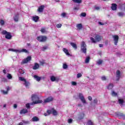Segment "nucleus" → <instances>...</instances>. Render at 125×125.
I'll return each instance as SVG.
<instances>
[{"mask_svg":"<svg viewBox=\"0 0 125 125\" xmlns=\"http://www.w3.org/2000/svg\"><path fill=\"white\" fill-rule=\"evenodd\" d=\"M31 99L33 102L32 103V105L33 104H40L41 103H42V101L40 100V98L37 95H32L31 96ZM35 100V101H34Z\"/></svg>","mask_w":125,"mask_h":125,"instance_id":"obj_1","label":"nucleus"},{"mask_svg":"<svg viewBox=\"0 0 125 125\" xmlns=\"http://www.w3.org/2000/svg\"><path fill=\"white\" fill-rule=\"evenodd\" d=\"M1 35H5V38L6 40H11L12 39V35L11 33L6 31V30H3L1 32Z\"/></svg>","mask_w":125,"mask_h":125,"instance_id":"obj_2","label":"nucleus"},{"mask_svg":"<svg viewBox=\"0 0 125 125\" xmlns=\"http://www.w3.org/2000/svg\"><path fill=\"white\" fill-rule=\"evenodd\" d=\"M81 50L83 53L86 54V44L84 42H82L81 45Z\"/></svg>","mask_w":125,"mask_h":125,"instance_id":"obj_3","label":"nucleus"},{"mask_svg":"<svg viewBox=\"0 0 125 125\" xmlns=\"http://www.w3.org/2000/svg\"><path fill=\"white\" fill-rule=\"evenodd\" d=\"M36 39L40 42H45L47 41V37L44 36H40L37 37Z\"/></svg>","mask_w":125,"mask_h":125,"instance_id":"obj_4","label":"nucleus"},{"mask_svg":"<svg viewBox=\"0 0 125 125\" xmlns=\"http://www.w3.org/2000/svg\"><path fill=\"white\" fill-rule=\"evenodd\" d=\"M112 37L113 39V41L114 42L115 45H117V44H118V42H119V36L115 35H113Z\"/></svg>","mask_w":125,"mask_h":125,"instance_id":"obj_5","label":"nucleus"},{"mask_svg":"<svg viewBox=\"0 0 125 125\" xmlns=\"http://www.w3.org/2000/svg\"><path fill=\"white\" fill-rule=\"evenodd\" d=\"M79 97L83 104H85V103H86L85 99H84V97H83V94L80 93L79 94Z\"/></svg>","mask_w":125,"mask_h":125,"instance_id":"obj_6","label":"nucleus"},{"mask_svg":"<svg viewBox=\"0 0 125 125\" xmlns=\"http://www.w3.org/2000/svg\"><path fill=\"white\" fill-rule=\"evenodd\" d=\"M52 101H53V97L49 96L44 100V103H49L50 102H52Z\"/></svg>","mask_w":125,"mask_h":125,"instance_id":"obj_7","label":"nucleus"},{"mask_svg":"<svg viewBox=\"0 0 125 125\" xmlns=\"http://www.w3.org/2000/svg\"><path fill=\"white\" fill-rule=\"evenodd\" d=\"M32 60V57L28 56L26 59H24V60L22 61V64H26Z\"/></svg>","mask_w":125,"mask_h":125,"instance_id":"obj_8","label":"nucleus"},{"mask_svg":"<svg viewBox=\"0 0 125 125\" xmlns=\"http://www.w3.org/2000/svg\"><path fill=\"white\" fill-rule=\"evenodd\" d=\"M116 81H120V79H121V71L119 70L116 71Z\"/></svg>","mask_w":125,"mask_h":125,"instance_id":"obj_9","label":"nucleus"},{"mask_svg":"<svg viewBox=\"0 0 125 125\" xmlns=\"http://www.w3.org/2000/svg\"><path fill=\"white\" fill-rule=\"evenodd\" d=\"M50 80L51 82H59L60 79L59 78H56L54 76H52L50 77Z\"/></svg>","mask_w":125,"mask_h":125,"instance_id":"obj_10","label":"nucleus"},{"mask_svg":"<svg viewBox=\"0 0 125 125\" xmlns=\"http://www.w3.org/2000/svg\"><path fill=\"white\" fill-rule=\"evenodd\" d=\"M19 13H17L15 16L13 17L14 21L15 22H18L19 21Z\"/></svg>","mask_w":125,"mask_h":125,"instance_id":"obj_11","label":"nucleus"},{"mask_svg":"<svg viewBox=\"0 0 125 125\" xmlns=\"http://www.w3.org/2000/svg\"><path fill=\"white\" fill-rule=\"evenodd\" d=\"M44 9V5H41L38 8L37 11L38 12H42L43 11V10Z\"/></svg>","mask_w":125,"mask_h":125,"instance_id":"obj_12","label":"nucleus"},{"mask_svg":"<svg viewBox=\"0 0 125 125\" xmlns=\"http://www.w3.org/2000/svg\"><path fill=\"white\" fill-rule=\"evenodd\" d=\"M95 39L96 41V42H100L101 40H102V37H101L100 35H96L95 37Z\"/></svg>","mask_w":125,"mask_h":125,"instance_id":"obj_13","label":"nucleus"},{"mask_svg":"<svg viewBox=\"0 0 125 125\" xmlns=\"http://www.w3.org/2000/svg\"><path fill=\"white\" fill-rule=\"evenodd\" d=\"M39 20H40V17H39V16H38L32 17V20L33 21H34V22H38V21H39Z\"/></svg>","mask_w":125,"mask_h":125,"instance_id":"obj_14","label":"nucleus"},{"mask_svg":"<svg viewBox=\"0 0 125 125\" xmlns=\"http://www.w3.org/2000/svg\"><path fill=\"white\" fill-rule=\"evenodd\" d=\"M27 113H28V110H27L26 108L21 109L20 111L21 115H23V114H26Z\"/></svg>","mask_w":125,"mask_h":125,"instance_id":"obj_15","label":"nucleus"},{"mask_svg":"<svg viewBox=\"0 0 125 125\" xmlns=\"http://www.w3.org/2000/svg\"><path fill=\"white\" fill-rule=\"evenodd\" d=\"M33 70H37V69H39V68H40V64H39V63L36 62L34 64V66H33Z\"/></svg>","mask_w":125,"mask_h":125,"instance_id":"obj_16","label":"nucleus"},{"mask_svg":"<svg viewBox=\"0 0 125 125\" xmlns=\"http://www.w3.org/2000/svg\"><path fill=\"white\" fill-rule=\"evenodd\" d=\"M76 27L78 30L81 31L83 29V24L82 23L77 24Z\"/></svg>","mask_w":125,"mask_h":125,"instance_id":"obj_17","label":"nucleus"},{"mask_svg":"<svg viewBox=\"0 0 125 125\" xmlns=\"http://www.w3.org/2000/svg\"><path fill=\"white\" fill-rule=\"evenodd\" d=\"M117 4L116 3H112L111 4V9L112 10H117Z\"/></svg>","mask_w":125,"mask_h":125,"instance_id":"obj_18","label":"nucleus"},{"mask_svg":"<svg viewBox=\"0 0 125 125\" xmlns=\"http://www.w3.org/2000/svg\"><path fill=\"white\" fill-rule=\"evenodd\" d=\"M63 51L64 52V53L66 54V55H67L68 56H70V53H69V51H68V49L66 48H63L62 49Z\"/></svg>","mask_w":125,"mask_h":125,"instance_id":"obj_19","label":"nucleus"},{"mask_svg":"<svg viewBox=\"0 0 125 125\" xmlns=\"http://www.w3.org/2000/svg\"><path fill=\"white\" fill-rule=\"evenodd\" d=\"M117 116H118V117H121L122 118H123V119L124 120H125V114H124L123 113L119 112L117 114Z\"/></svg>","mask_w":125,"mask_h":125,"instance_id":"obj_20","label":"nucleus"},{"mask_svg":"<svg viewBox=\"0 0 125 125\" xmlns=\"http://www.w3.org/2000/svg\"><path fill=\"white\" fill-rule=\"evenodd\" d=\"M40 121V119L38 118V117L34 116L33 117L32 119V122H39Z\"/></svg>","mask_w":125,"mask_h":125,"instance_id":"obj_21","label":"nucleus"},{"mask_svg":"<svg viewBox=\"0 0 125 125\" xmlns=\"http://www.w3.org/2000/svg\"><path fill=\"white\" fill-rule=\"evenodd\" d=\"M52 114H53L54 116H57V115H58L57 111L54 109V108H52Z\"/></svg>","mask_w":125,"mask_h":125,"instance_id":"obj_22","label":"nucleus"},{"mask_svg":"<svg viewBox=\"0 0 125 125\" xmlns=\"http://www.w3.org/2000/svg\"><path fill=\"white\" fill-rule=\"evenodd\" d=\"M113 87H114V85L112 83H109V84L107 86V89H112Z\"/></svg>","mask_w":125,"mask_h":125,"instance_id":"obj_23","label":"nucleus"},{"mask_svg":"<svg viewBox=\"0 0 125 125\" xmlns=\"http://www.w3.org/2000/svg\"><path fill=\"white\" fill-rule=\"evenodd\" d=\"M34 78H35V80H36L37 82H40V81L42 80V78L37 75H34Z\"/></svg>","mask_w":125,"mask_h":125,"instance_id":"obj_24","label":"nucleus"},{"mask_svg":"<svg viewBox=\"0 0 125 125\" xmlns=\"http://www.w3.org/2000/svg\"><path fill=\"white\" fill-rule=\"evenodd\" d=\"M118 102L119 104H120V105H123L124 103H125V101L122 99H118Z\"/></svg>","mask_w":125,"mask_h":125,"instance_id":"obj_25","label":"nucleus"},{"mask_svg":"<svg viewBox=\"0 0 125 125\" xmlns=\"http://www.w3.org/2000/svg\"><path fill=\"white\" fill-rule=\"evenodd\" d=\"M71 45L75 49H77V44L74 42H71L70 43Z\"/></svg>","mask_w":125,"mask_h":125,"instance_id":"obj_26","label":"nucleus"},{"mask_svg":"<svg viewBox=\"0 0 125 125\" xmlns=\"http://www.w3.org/2000/svg\"><path fill=\"white\" fill-rule=\"evenodd\" d=\"M19 73L21 74V75H23V74H25V70H23L21 68L19 69Z\"/></svg>","mask_w":125,"mask_h":125,"instance_id":"obj_27","label":"nucleus"},{"mask_svg":"<svg viewBox=\"0 0 125 125\" xmlns=\"http://www.w3.org/2000/svg\"><path fill=\"white\" fill-rule=\"evenodd\" d=\"M9 51H13L14 52H20V51H19V50L11 49V48H9Z\"/></svg>","mask_w":125,"mask_h":125,"instance_id":"obj_28","label":"nucleus"},{"mask_svg":"<svg viewBox=\"0 0 125 125\" xmlns=\"http://www.w3.org/2000/svg\"><path fill=\"white\" fill-rule=\"evenodd\" d=\"M24 85H25L26 87H28V86H29V85H30V83H29V82L27 81V80H26L25 81H24Z\"/></svg>","mask_w":125,"mask_h":125,"instance_id":"obj_29","label":"nucleus"},{"mask_svg":"<svg viewBox=\"0 0 125 125\" xmlns=\"http://www.w3.org/2000/svg\"><path fill=\"white\" fill-rule=\"evenodd\" d=\"M89 60H90V57L89 56L87 57L85 60V63H89Z\"/></svg>","mask_w":125,"mask_h":125,"instance_id":"obj_30","label":"nucleus"},{"mask_svg":"<svg viewBox=\"0 0 125 125\" xmlns=\"http://www.w3.org/2000/svg\"><path fill=\"white\" fill-rule=\"evenodd\" d=\"M88 125H94V123L91 120H88L87 122Z\"/></svg>","mask_w":125,"mask_h":125,"instance_id":"obj_31","label":"nucleus"},{"mask_svg":"<svg viewBox=\"0 0 125 125\" xmlns=\"http://www.w3.org/2000/svg\"><path fill=\"white\" fill-rule=\"evenodd\" d=\"M90 39L93 43H96L97 41L94 39V38H93V37H91Z\"/></svg>","mask_w":125,"mask_h":125,"instance_id":"obj_32","label":"nucleus"},{"mask_svg":"<svg viewBox=\"0 0 125 125\" xmlns=\"http://www.w3.org/2000/svg\"><path fill=\"white\" fill-rule=\"evenodd\" d=\"M19 81H21V82H26V79H25V78H24L23 77H19Z\"/></svg>","mask_w":125,"mask_h":125,"instance_id":"obj_33","label":"nucleus"},{"mask_svg":"<svg viewBox=\"0 0 125 125\" xmlns=\"http://www.w3.org/2000/svg\"><path fill=\"white\" fill-rule=\"evenodd\" d=\"M125 15V14L124 13V12H119L118 13V15L120 17H124V15Z\"/></svg>","mask_w":125,"mask_h":125,"instance_id":"obj_34","label":"nucleus"},{"mask_svg":"<svg viewBox=\"0 0 125 125\" xmlns=\"http://www.w3.org/2000/svg\"><path fill=\"white\" fill-rule=\"evenodd\" d=\"M73 1V2L76 3H81L82 2V0H72Z\"/></svg>","mask_w":125,"mask_h":125,"instance_id":"obj_35","label":"nucleus"},{"mask_svg":"<svg viewBox=\"0 0 125 125\" xmlns=\"http://www.w3.org/2000/svg\"><path fill=\"white\" fill-rule=\"evenodd\" d=\"M61 16H62V17H63V18H65V17L67 16V14L65 12H63L61 14Z\"/></svg>","mask_w":125,"mask_h":125,"instance_id":"obj_36","label":"nucleus"},{"mask_svg":"<svg viewBox=\"0 0 125 125\" xmlns=\"http://www.w3.org/2000/svg\"><path fill=\"white\" fill-rule=\"evenodd\" d=\"M4 21L3 20H0V24L1 26H3V25H4Z\"/></svg>","mask_w":125,"mask_h":125,"instance_id":"obj_37","label":"nucleus"},{"mask_svg":"<svg viewBox=\"0 0 125 125\" xmlns=\"http://www.w3.org/2000/svg\"><path fill=\"white\" fill-rule=\"evenodd\" d=\"M47 113L48 115H50V114H52V109H51V110L48 109L47 110Z\"/></svg>","mask_w":125,"mask_h":125,"instance_id":"obj_38","label":"nucleus"},{"mask_svg":"<svg viewBox=\"0 0 125 125\" xmlns=\"http://www.w3.org/2000/svg\"><path fill=\"white\" fill-rule=\"evenodd\" d=\"M48 48V46H45L42 47V51H45V50H46V49H47Z\"/></svg>","mask_w":125,"mask_h":125,"instance_id":"obj_39","label":"nucleus"},{"mask_svg":"<svg viewBox=\"0 0 125 125\" xmlns=\"http://www.w3.org/2000/svg\"><path fill=\"white\" fill-rule=\"evenodd\" d=\"M111 94L112 96H117V95H118V94L115 92L114 91H112Z\"/></svg>","mask_w":125,"mask_h":125,"instance_id":"obj_40","label":"nucleus"},{"mask_svg":"<svg viewBox=\"0 0 125 125\" xmlns=\"http://www.w3.org/2000/svg\"><path fill=\"white\" fill-rule=\"evenodd\" d=\"M41 32L43 33H45V32H46V30H45V28H41Z\"/></svg>","mask_w":125,"mask_h":125,"instance_id":"obj_41","label":"nucleus"},{"mask_svg":"<svg viewBox=\"0 0 125 125\" xmlns=\"http://www.w3.org/2000/svg\"><path fill=\"white\" fill-rule=\"evenodd\" d=\"M62 67L63 69H67V68H68V65H67L66 63H64L63 64Z\"/></svg>","mask_w":125,"mask_h":125,"instance_id":"obj_42","label":"nucleus"},{"mask_svg":"<svg viewBox=\"0 0 125 125\" xmlns=\"http://www.w3.org/2000/svg\"><path fill=\"white\" fill-rule=\"evenodd\" d=\"M7 77L8 79H9V80L12 79V76H11V74H8L7 76Z\"/></svg>","mask_w":125,"mask_h":125,"instance_id":"obj_43","label":"nucleus"},{"mask_svg":"<svg viewBox=\"0 0 125 125\" xmlns=\"http://www.w3.org/2000/svg\"><path fill=\"white\" fill-rule=\"evenodd\" d=\"M103 61L101 60H99L97 62V64H98V65H101V64H102Z\"/></svg>","mask_w":125,"mask_h":125,"instance_id":"obj_44","label":"nucleus"},{"mask_svg":"<svg viewBox=\"0 0 125 125\" xmlns=\"http://www.w3.org/2000/svg\"><path fill=\"white\" fill-rule=\"evenodd\" d=\"M81 15L82 17H85V16H86V13L85 12H83L81 13Z\"/></svg>","mask_w":125,"mask_h":125,"instance_id":"obj_45","label":"nucleus"},{"mask_svg":"<svg viewBox=\"0 0 125 125\" xmlns=\"http://www.w3.org/2000/svg\"><path fill=\"white\" fill-rule=\"evenodd\" d=\"M93 103L94 104H97V103H98V100L97 99H95L93 100Z\"/></svg>","mask_w":125,"mask_h":125,"instance_id":"obj_46","label":"nucleus"},{"mask_svg":"<svg viewBox=\"0 0 125 125\" xmlns=\"http://www.w3.org/2000/svg\"><path fill=\"white\" fill-rule=\"evenodd\" d=\"M1 82H2L3 83H6L7 82V79H6V78H2Z\"/></svg>","mask_w":125,"mask_h":125,"instance_id":"obj_47","label":"nucleus"},{"mask_svg":"<svg viewBox=\"0 0 125 125\" xmlns=\"http://www.w3.org/2000/svg\"><path fill=\"white\" fill-rule=\"evenodd\" d=\"M22 123L24 124V125H29V121H26L25 120H22Z\"/></svg>","mask_w":125,"mask_h":125,"instance_id":"obj_48","label":"nucleus"},{"mask_svg":"<svg viewBox=\"0 0 125 125\" xmlns=\"http://www.w3.org/2000/svg\"><path fill=\"white\" fill-rule=\"evenodd\" d=\"M1 92H2L3 94H7V93H8V92H7V91H4L3 90H2Z\"/></svg>","mask_w":125,"mask_h":125,"instance_id":"obj_49","label":"nucleus"},{"mask_svg":"<svg viewBox=\"0 0 125 125\" xmlns=\"http://www.w3.org/2000/svg\"><path fill=\"white\" fill-rule=\"evenodd\" d=\"M45 61L43 60L42 61L40 62V63L41 65H43L44 64H45Z\"/></svg>","mask_w":125,"mask_h":125,"instance_id":"obj_50","label":"nucleus"},{"mask_svg":"<svg viewBox=\"0 0 125 125\" xmlns=\"http://www.w3.org/2000/svg\"><path fill=\"white\" fill-rule=\"evenodd\" d=\"M25 105L27 109H30V108H31V106H30V104H26Z\"/></svg>","mask_w":125,"mask_h":125,"instance_id":"obj_51","label":"nucleus"},{"mask_svg":"<svg viewBox=\"0 0 125 125\" xmlns=\"http://www.w3.org/2000/svg\"><path fill=\"white\" fill-rule=\"evenodd\" d=\"M22 52H25V53H28V50L26 49H22L21 50Z\"/></svg>","mask_w":125,"mask_h":125,"instance_id":"obj_52","label":"nucleus"},{"mask_svg":"<svg viewBox=\"0 0 125 125\" xmlns=\"http://www.w3.org/2000/svg\"><path fill=\"white\" fill-rule=\"evenodd\" d=\"M94 8L96 9V10H99L100 9V7L97 6H95Z\"/></svg>","mask_w":125,"mask_h":125,"instance_id":"obj_53","label":"nucleus"},{"mask_svg":"<svg viewBox=\"0 0 125 125\" xmlns=\"http://www.w3.org/2000/svg\"><path fill=\"white\" fill-rule=\"evenodd\" d=\"M72 85H77V83L74 81L71 82Z\"/></svg>","mask_w":125,"mask_h":125,"instance_id":"obj_54","label":"nucleus"},{"mask_svg":"<svg viewBox=\"0 0 125 125\" xmlns=\"http://www.w3.org/2000/svg\"><path fill=\"white\" fill-rule=\"evenodd\" d=\"M82 74L81 73H78V74H77V78H78V79H79V78H81V77H82Z\"/></svg>","mask_w":125,"mask_h":125,"instance_id":"obj_55","label":"nucleus"},{"mask_svg":"<svg viewBox=\"0 0 125 125\" xmlns=\"http://www.w3.org/2000/svg\"><path fill=\"white\" fill-rule=\"evenodd\" d=\"M73 120L72 119H69L68 120V124H71L72 123Z\"/></svg>","mask_w":125,"mask_h":125,"instance_id":"obj_56","label":"nucleus"},{"mask_svg":"<svg viewBox=\"0 0 125 125\" xmlns=\"http://www.w3.org/2000/svg\"><path fill=\"white\" fill-rule=\"evenodd\" d=\"M62 27V24H57V28H61Z\"/></svg>","mask_w":125,"mask_h":125,"instance_id":"obj_57","label":"nucleus"},{"mask_svg":"<svg viewBox=\"0 0 125 125\" xmlns=\"http://www.w3.org/2000/svg\"><path fill=\"white\" fill-rule=\"evenodd\" d=\"M102 81H106V77L105 76L102 77Z\"/></svg>","mask_w":125,"mask_h":125,"instance_id":"obj_58","label":"nucleus"},{"mask_svg":"<svg viewBox=\"0 0 125 125\" xmlns=\"http://www.w3.org/2000/svg\"><path fill=\"white\" fill-rule=\"evenodd\" d=\"M88 100H89V101H91L92 100V97H91V96H89L88 97Z\"/></svg>","mask_w":125,"mask_h":125,"instance_id":"obj_59","label":"nucleus"},{"mask_svg":"<svg viewBox=\"0 0 125 125\" xmlns=\"http://www.w3.org/2000/svg\"><path fill=\"white\" fill-rule=\"evenodd\" d=\"M98 23L99 24V25H104V23H103L102 22H101V21H99Z\"/></svg>","mask_w":125,"mask_h":125,"instance_id":"obj_60","label":"nucleus"},{"mask_svg":"<svg viewBox=\"0 0 125 125\" xmlns=\"http://www.w3.org/2000/svg\"><path fill=\"white\" fill-rule=\"evenodd\" d=\"M10 89V88L9 87V86H7V92H8V91Z\"/></svg>","mask_w":125,"mask_h":125,"instance_id":"obj_61","label":"nucleus"},{"mask_svg":"<svg viewBox=\"0 0 125 125\" xmlns=\"http://www.w3.org/2000/svg\"><path fill=\"white\" fill-rule=\"evenodd\" d=\"M99 46V47H103V44H100Z\"/></svg>","mask_w":125,"mask_h":125,"instance_id":"obj_62","label":"nucleus"},{"mask_svg":"<svg viewBox=\"0 0 125 125\" xmlns=\"http://www.w3.org/2000/svg\"><path fill=\"white\" fill-rule=\"evenodd\" d=\"M74 10H79V8H78V7H74Z\"/></svg>","mask_w":125,"mask_h":125,"instance_id":"obj_63","label":"nucleus"},{"mask_svg":"<svg viewBox=\"0 0 125 125\" xmlns=\"http://www.w3.org/2000/svg\"><path fill=\"white\" fill-rule=\"evenodd\" d=\"M14 107H15V108H17V104H14Z\"/></svg>","mask_w":125,"mask_h":125,"instance_id":"obj_64","label":"nucleus"}]
</instances>
